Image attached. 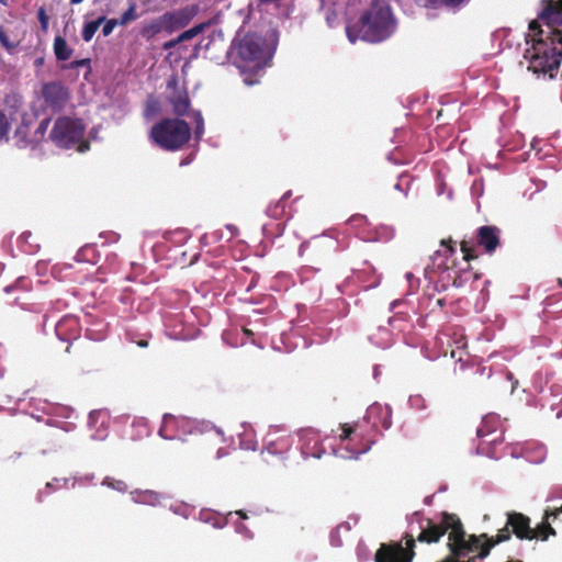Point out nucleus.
Segmentation results:
<instances>
[{"label":"nucleus","instance_id":"obj_1","mask_svg":"<svg viewBox=\"0 0 562 562\" xmlns=\"http://www.w3.org/2000/svg\"><path fill=\"white\" fill-rule=\"evenodd\" d=\"M420 532L416 539L406 535V547L401 542L382 543L374 554V562H412L415 552V541L425 543H436L440 538L449 532L448 547L456 557H468L469 549L465 531L460 518L456 514L443 513L441 520L435 522L430 518H424L418 514Z\"/></svg>","mask_w":562,"mask_h":562},{"label":"nucleus","instance_id":"obj_2","mask_svg":"<svg viewBox=\"0 0 562 562\" xmlns=\"http://www.w3.org/2000/svg\"><path fill=\"white\" fill-rule=\"evenodd\" d=\"M531 34L526 36L524 58L528 60V69L535 74H548L560 67L562 58V30L546 31L536 20L529 23Z\"/></svg>","mask_w":562,"mask_h":562},{"label":"nucleus","instance_id":"obj_3","mask_svg":"<svg viewBox=\"0 0 562 562\" xmlns=\"http://www.w3.org/2000/svg\"><path fill=\"white\" fill-rule=\"evenodd\" d=\"M394 30L395 20L390 5L381 0H373L358 22L346 27V33L351 43H356L358 38L380 43L387 40Z\"/></svg>","mask_w":562,"mask_h":562},{"label":"nucleus","instance_id":"obj_4","mask_svg":"<svg viewBox=\"0 0 562 562\" xmlns=\"http://www.w3.org/2000/svg\"><path fill=\"white\" fill-rule=\"evenodd\" d=\"M191 137L189 124L178 117H167L154 124L149 132V138L154 144L165 150L175 151L181 149Z\"/></svg>","mask_w":562,"mask_h":562},{"label":"nucleus","instance_id":"obj_5","mask_svg":"<svg viewBox=\"0 0 562 562\" xmlns=\"http://www.w3.org/2000/svg\"><path fill=\"white\" fill-rule=\"evenodd\" d=\"M86 126L80 119L59 116L49 133V139L59 148L69 149L78 145V150L83 153L89 144L82 142Z\"/></svg>","mask_w":562,"mask_h":562},{"label":"nucleus","instance_id":"obj_6","mask_svg":"<svg viewBox=\"0 0 562 562\" xmlns=\"http://www.w3.org/2000/svg\"><path fill=\"white\" fill-rule=\"evenodd\" d=\"M501 245V229L494 225H484L477 228L475 237L464 238L460 248L465 261L477 258L476 247H482L485 252L493 254Z\"/></svg>","mask_w":562,"mask_h":562},{"label":"nucleus","instance_id":"obj_7","mask_svg":"<svg viewBox=\"0 0 562 562\" xmlns=\"http://www.w3.org/2000/svg\"><path fill=\"white\" fill-rule=\"evenodd\" d=\"M510 526L507 524L501 528L496 536H488L487 533H481L479 536L471 535L468 538V546L470 547L469 553L477 552L476 558L483 560L488 557L491 550L505 541L510 540L512 531L509 530Z\"/></svg>","mask_w":562,"mask_h":562},{"label":"nucleus","instance_id":"obj_8","mask_svg":"<svg viewBox=\"0 0 562 562\" xmlns=\"http://www.w3.org/2000/svg\"><path fill=\"white\" fill-rule=\"evenodd\" d=\"M341 435L339 436L340 445L337 456L344 459H357L360 454L366 453L371 448L372 441H361L357 447H352L351 442L357 437V426L348 424L341 425Z\"/></svg>","mask_w":562,"mask_h":562},{"label":"nucleus","instance_id":"obj_9","mask_svg":"<svg viewBox=\"0 0 562 562\" xmlns=\"http://www.w3.org/2000/svg\"><path fill=\"white\" fill-rule=\"evenodd\" d=\"M45 104L55 112L63 111L70 101L69 89L61 81H49L42 86Z\"/></svg>","mask_w":562,"mask_h":562},{"label":"nucleus","instance_id":"obj_10","mask_svg":"<svg viewBox=\"0 0 562 562\" xmlns=\"http://www.w3.org/2000/svg\"><path fill=\"white\" fill-rule=\"evenodd\" d=\"M477 437L482 443L496 446L504 441V429L501 417L496 414H487L482 418L481 425L476 429Z\"/></svg>","mask_w":562,"mask_h":562},{"label":"nucleus","instance_id":"obj_11","mask_svg":"<svg viewBox=\"0 0 562 562\" xmlns=\"http://www.w3.org/2000/svg\"><path fill=\"white\" fill-rule=\"evenodd\" d=\"M196 5H187L184 8L166 12L161 15L165 32L172 34L178 30L186 27L196 15Z\"/></svg>","mask_w":562,"mask_h":562},{"label":"nucleus","instance_id":"obj_12","mask_svg":"<svg viewBox=\"0 0 562 562\" xmlns=\"http://www.w3.org/2000/svg\"><path fill=\"white\" fill-rule=\"evenodd\" d=\"M237 52L245 61H260L263 57V41L256 34H246L240 40Z\"/></svg>","mask_w":562,"mask_h":562},{"label":"nucleus","instance_id":"obj_13","mask_svg":"<svg viewBox=\"0 0 562 562\" xmlns=\"http://www.w3.org/2000/svg\"><path fill=\"white\" fill-rule=\"evenodd\" d=\"M507 526H510L512 532L520 540H533L531 533L530 518L522 513L508 512Z\"/></svg>","mask_w":562,"mask_h":562},{"label":"nucleus","instance_id":"obj_14","mask_svg":"<svg viewBox=\"0 0 562 562\" xmlns=\"http://www.w3.org/2000/svg\"><path fill=\"white\" fill-rule=\"evenodd\" d=\"M538 19L547 26L546 31L562 25V0H548Z\"/></svg>","mask_w":562,"mask_h":562},{"label":"nucleus","instance_id":"obj_15","mask_svg":"<svg viewBox=\"0 0 562 562\" xmlns=\"http://www.w3.org/2000/svg\"><path fill=\"white\" fill-rule=\"evenodd\" d=\"M168 87L175 88L173 93L168 98V101L172 106V112L177 116L187 115L189 113L190 105H191L190 98H189L187 90L177 89V80L176 79L170 80L168 82Z\"/></svg>","mask_w":562,"mask_h":562},{"label":"nucleus","instance_id":"obj_16","mask_svg":"<svg viewBox=\"0 0 562 562\" xmlns=\"http://www.w3.org/2000/svg\"><path fill=\"white\" fill-rule=\"evenodd\" d=\"M57 337L63 341L76 340L79 336V325L75 317H64L60 319L55 327ZM72 342H69L66 351L70 352Z\"/></svg>","mask_w":562,"mask_h":562},{"label":"nucleus","instance_id":"obj_17","mask_svg":"<svg viewBox=\"0 0 562 562\" xmlns=\"http://www.w3.org/2000/svg\"><path fill=\"white\" fill-rule=\"evenodd\" d=\"M292 445L289 436H279L273 438L271 435L268 437L265 443V451L269 454L278 456L289 451Z\"/></svg>","mask_w":562,"mask_h":562},{"label":"nucleus","instance_id":"obj_18","mask_svg":"<svg viewBox=\"0 0 562 562\" xmlns=\"http://www.w3.org/2000/svg\"><path fill=\"white\" fill-rule=\"evenodd\" d=\"M30 126L31 120L27 119V115L24 114L22 116L21 124L16 127L14 132L15 144L20 148L34 147L32 140V135H30Z\"/></svg>","mask_w":562,"mask_h":562},{"label":"nucleus","instance_id":"obj_19","mask_svg":"<svg viewBox=\"0 0 562 562\" xmlns=\"http://www.w3.org/2000/svg\"><path fill=\"white\" fill-rule=\"evenodd\" d=\"M199 519L214 528H224L227 525V517L212 509L204 508L199 513Z\"/></svg>","mask_w":562,"mask_h":562},{"label":"nucleus","instance_id":"obj_20","mask_svg":"<svg viewBox=\"0 0 562 562\" xmlns=\"http://www.w3.org/2000/svg\"><path fill=\"white\" fill-rule=\"evenodd\" d=\"M161 32H165L161 15L144 24L140 29V35L146 41H151L156 35H158Z\"/></svg>","mask_w":562,"mask_h":562},{"label":"nucleus","instance_id":"obj_21","mask_svg":"<svg viewBox=\"0 0 562 562\" xmlns=\"http://www.w3.org/2000/svg\"><path fill=\"white\" fill-rule=\"evenodd\" d=\"M132 498L135 503L157 506L160 504V494L150 490L132 492Z\"/></svg>","mask_w":562,"mask_h":562},{"label":"nucleus","instance_id":"obj_22","mask_svg":"<svg viewBox=\"0 0 562 562\" xmlns=\"http://www.w3.org/2000/svg\"><path fill=\"white\" fill-rule=\"evenodd\" d=\"M54 54L57 60L66 61L74 53V49L68 46L66 40L63 36H56L53 44Z\"/></svg>","mask_w":562,"mask_h":562},{"label":"nucleus","instance_id":"obj_23","mask_svg":"<svg viewBox=\"0 0 562 562\" xmlns=\"http://www.w3.org/2000/svg\"><path fill=\"white\" fill-rule=\"evenodd\" d=\"M549 519L543 517V521L539 524L536 528H531V533L535 535V539H540L542 541L548 540L549 536H554L555 530L551 527Z\"/></svg>","mask_w":562,"mask_h":562},{"label":"nucleus","instance_id":"obj_24","mask_svg":"<svg viewBox=\"0 0 562 562\" xmlns=\"http://www.w3.org/2000/svg\"><path fill=\"white\" fill-rule=\"evenodd\" d=\"M105 21V16L102 15V16H99L97 20L94 21H90V22H87L85 25H83V29H82V40L85 42H90L95 32L98 31V29L100 27L101 24H103V22Z\"/></svg>","mask_w":562,"mask_h":562},{"label":"nucleus","instance_id":"obj_25","mask_svg":"<svg viewBox=\"0 0 562 562\" xmlns=\"http://www.w3.org/2000/svg\"><path fill=\"white\" fill-rule=\"evenodd\" d=\"M468 0H426V7L431 9L446 8L454 10L459 9Z\"/></svg>","mask_w":562,"mask_h":562},{"label":"nucleus","instance_id":"obj_26","mask_svg":"<svg viewBox=\"0 0 562 562\" xmlns=\"http://www.w3.org/2000/svg\"><path fill=\"white\" fill-rule=\"evenodd\" d=\"M337 243L330 238H315L314 249L323 251L325 257H329L335 251Z\"/></svg>","mask_w":562,"mask_h":562},{"label":"nucleus","instance_id":"obj_27","mask_svg":"<svg viewBox=\"0 0 562 562\" xmlns=\"http://www.w3.org/2000/svg\"><path fill=\"white\" fill-rule=\"evenodd\" d=\"M49 124H50V119L49 117L43 119L38 123V126L34 131V133L32 134V140L31 142H33L34 147L37 146L38 144H41L44 140L46 132H47V130L49 127Z\"/></svg>","mask_w":562,"mask_h":562},{"label":"nucleus","instance_id":"obj_28","mask_svg":"<svg viewBox=\"0 0 562 562\" xmlns=\"http://www.w3.org/2000/svg\"><path fill=\"white\" fill-rule=\"evenodd\" d=\"M138 19V14L136 12V3L132 0L128 1V8L122 13L119 22L120 25H127L130 22Z\"/></svg>","mask_w":562,"mask_h":562},{"label":"nucleus","instance_id":"obj_29","mask_svg":"<svg viewBox=\"0 0 562 562\" xmlns=\"http://www.w3.org/2000/svg\"><path fill=\"white\" fill-rule=\"evenodd\" d=\"M290 195V192L285 193L273 206H269L267 213L269 216L279 218L285 213V199Z\"/></svg>","mask_w":562,"mask_h":562},{"label":"nucleus","instance_id":"obj_30","mask_svg":"<svg viewBox=\"0 0 562 562\" xmlns=\"http://www.w3.org/2000/svg\"><path fill=\"white\" fill-rule=\"evenodd\" d=\"M11 131V121L4 113V111L0 110V142H8L9 134Z\"/></svg>","mask_w":562,"mask_h":562},{"label":"nucleus","instance_id":"obj_31","mask_svg":"<svg viewBox=\"0 0 562 562\" xmlns=\"http://www.w3.org/2000/svg\"><path fill=\"white\" fill-rule=\"evenodd\" d=\"M204 26H205L204 24L194 25L193 27H191V29L182 32L180 35H178V41H181V43H182V42H187V41L194 38L200 33L203 32Z\"/></svg>","mask_w":562,"mask_h":562},{"label":"nucleus","instance_id":"obj_32","mask_svg":"<svg viewBox=\"0 0 562 562\" xmlns=\"http://www.w3.org/2000/svg\"><path fill=\"white\" fill-rule=\"evenodd\" d=\"M191 116L195 123L194 135L196 139H200L204 134V120L200 111H192Z\"/></svg>","mask_w":562,"mask_h":562},{"label":"nucleus","instance_id":"obj_33","mask_svg":"<svg viewBox=\"0 0 562 562\" xmlns=\"http://www.w3.org/2000/svg\"><path fill=\"white\" fill-rule=\"evenodd\" d=\"M103 485L109 486L110 488H113L115 491H119L121 493H124L127 491V484L122 480H115L112 477H105L103 481Z\"/></svg>","mask_w":562,"mask_h":562},{"label":"nucleus","instance_id":"obj_34","mask_svg":"<svg viewBox=\"0 0 562 562\" xmlns=\"http://www.w3.org/2000/svg\"><path fill=\"white\" fill-rule=\"evenodd\" d=\"M0 44L8 52H12L18 47V43L10 41V38L2 25H0Z\"/></svg>","mask_w":562,"mask_h":562},{"label":"nucleus","instance_id":"obj_35","mask_svg":"<svg viewBox=\"0 0 562 562\" xmlns=\"http://www.w3.org/2000/svg\"><path fill=\"white\" fill-rule=\"evenodd\" d=\"M31 285V281L27 278L21 277L19 278L13 285H8L4 288L7 293H11L14 289H23L29 290Z\"/></svg>","mask_w":562,"mask_h":562},{"label":"nucleus","instance_id":"obj_36","mask_svg":"<svg viewBox=\"0 0 562 562\" xmlns=\"http://www.w3.org/2000/svg\"><path fill=\"white\" fill-rule=\"evenodd\" d=\"M37 19L41 24V30L43 33H47L48 31V24H49V18L43 7H41L37 10Z\"/></svg>","mask_w":562,"mask_h":562},{"label":"nucleus","instance_id":"obj_37","mask_svg":"<svg viewBox=\"0 0 562 562\" xmlns=\"http://www.w3.org/2000/svg\"><path fill=\"white\" fill-rule=\"evenodd\" d=\"M103 23H104V25L102 27L103 36H109L113 32L114 27L116 25H120V22L117 19H110V20L105 19V21Z\"/></svg>","mask_w":562,"mask_h":562},{"label":"nucleus","instance_id":"obj_38","mask_svg":"<svg viewBox=\"0 0 562 562\" xmlns=\"http://www.w3.org/2000/svg\"><path fill=\"white\" fill-rule=\"evenodd\" d=\"M158 111V103L156 101H150L147 103L144 115L146 117L153 116Z\"/></svg>","mask_w":562,"mask_h":562},{"label":"nucleus","instance_id":"obj_39","mask_svg":"<svg viewBox=\"0 0 562 562\" xmlns=\"http://www.w3.org/2000/svg\"><path fill=\"white\" fill-rule=\"evenodd\" d=\"M88 65H90V59H88V58L78 59V60L71 61L70 65H69V68L70 69H77V68H80V67H83V66H88Z\"/></svg>","mask_w":562,"mask_h":562},{"label":"nucleus","instance_id":"obj_40","mask_svg":"<svg viewBox=\"0 0 562 562\" xmlns=\"http://www.w3.org/2000/svg\"><path fill=\"white\" fill-rule=\"evenodd\" d=\"M441 246H445L447 248V252L451 256L456 252V247L453 246V241L451 238L449 239H442L440 241Z\"/></svg>","mask_w":562,"mask_h":562},{"label":"nucleus","instance_id":"obj_41","mask_svg":"<svg viewBox=\"0 0 562 562\" xmlns=\"http://www.w3.org/2000/svg\"><path fill=\"white\" fill-rule=\"evenodd\" d=\"M560 514H562V505L554 509H546L544 518L549 519L550 517L557 518Z\"/></svg>","mask_w":562,"mask_h":562},{"label":"nucleus","instance_id":"obj_42","mask_svg":"<svg viewBox=\"0 0 562 562\" xmlns=\"http://www.w3.org/2000/svg\"><path fill=\"white\" fill-rule=\"evenodd\" d=\"M180 43H181V41H178V36H177L176 38H172V40H170L168 42H165L162 44V49H165V50L172 49V48H175Z\"/></svg>","mask_w":562,"mask_h":562},{"label":"nucleus","instance_id":"obj_43","mask_svg":"<svg viewBox=\"0 0 562 562\" xmlns=\"http://www.w3.org/2000/svg\"><path fill=\"white\" fill-rule=\"evenodd\" d=\"M237 531L244 532L247 538H252V532L244 525L238 526Z\"/></svg>","mask_w":562,"mask_h":562},{"label":"nucleus","instance_id":"obj_44","mask_svg":"<svg viewBox=\"0 0 562 562\" xmlns=\"http://www.w3.org/2000/svg\"><path fill=\"white\" fill-rule=\"evenodd\" d=\"M383 428L387 429L391 427V419L390 417L385 418L382 424Z\"/></svg>","mask_w":562,"mask_h":562},{"label":"nucleus","instance_id":"obj_45","mask_svg":"<svg viewBox=\"0 0 562 562\" xmlns=\"http://www.w3.org/2000/svg\"><path fill=\"white\" fill-rule=\"evenodd\" d=\"M236 514L241 518V519H247L248 518V515L244 512V510H237Z\"/></svg>","mask_w":562,"mask_h":562},{"label":"nucleus","instance_id":"obj_46","mask_svg":"<svg viewBox=\"0 0 562 562\" xmlns=\"http://www.w3.org/2000/svg\"><path fill=\"white\" fill-rule=\"evenodd\" d=\"M257 279H258V277H257V276H254V277H252L251 282H250V284H249V286H248V290H250L252 286H255V284H256V282H257Z\"/></svg>","mask_w":562,"mask_h":562},{"label":"nucleus","instance_id":"obj_47","mask_svg":"<svg viewBox=\"0 0 562 562\" xmlns=\"http://www.w3.org/2000/svg\"><path fill=\"white\" fill-rule=\"evenodd\" d=\"M446 304V300L445 299H438L437 300V305L440 306V307H443Z\"/></svg>","mask_w":562,"mask_h":562},{"label":"nucleus","instance_id":"obj_48","mask_svg":"<svg viewBox=\"0 0 562 562\" xmlns=\"http://www.w3.org/2000/svg\"><path fill=\"white\" fill-rule=\"evenodd\" d=\"M243 331L245 333V335L247 336H251L252 335V331L250 329H247V328H243Z\"/></svg>","mask_w":562,"mask_h":562},{"label":"nucleus","instance_id":"obj_49","mask_svg":"<svg viewBox=\"0 0 562 562\" xmlns=\"http://www.w3.org/2000/svg\"><path fill=\"white\" fill-rule=\"evenodd\" d=\"M308 435H314V434H313L312 431H310V430H308V431H305V432L302 435V440H304V439H305V437H306V436H308Z\"/></svg>","mask_w":562,"mask_h":562},{"label":"nucleus","instance_id":"obj_50","mask_svg":"<svg viewBox=\"0 0 562 562\" xmlns=\"http://www.w3.org/2000/svg\"><path fill=\"white\" fill-rule=\"evenodd\" d=\"M83 0H70V3L71 4H79L81 3Z\"/></svg>","mask_w":562,"mask_h":562},{"label":"nucleus","instance_id":"obj_51","mask_svg":"<svg viewBox=\"0 0 562 562\" xmlns=\"http://www.w3.org/2000/svg\"><path fill=\"white\" fill-rule=\"evenodd\" d=\"M223 451H224V449H222V448L217 450V458H221V457H222Z\"/></svg>","mask_w":562,"mask_h":562},{"label":"nucleus","instance_id":"obj_52","mask_svg":"<svg viewBox=\"0 0 562 562\" xmlns=\"http://www.w3.org/2000/svg\"><path fill=\"white\" fill-rule=\"evenodd\" d=\"M8 1H9V0H0V3H1L2 5H8Z\"/></svg>","mask_w":562,"mask_h":562},{"label":"nucleus","instance_id":"obj_53","mask_svg":"<svg viewBox=\"0 0 562 562\" xmlns=\"http://www.w3.org/2000/svg\"><path fill=\"white\" fill-rule=\"evenodd\" d=\"M159 435H160L161 437H164V438H167V437L164 435V428H160V430H159Z\"/></svg>","mask_w":562,"mask_h":562},{"label":"nucleus","instance_id":"obj_54","mask_svg":"<svg viewBox=\"0 0 562 562\" xmlns=\"http://www.w3.org/2000/svg\"><path fill=\"white\" fill-rule=\"evenodd\" d=\"M311 245L314 247V241H313V243H311V244H307V245H306V248H310V247H311Z\"/></svg>","mask_w":562,"mask_h":562},{"label":"nucleus","instance_id":"obj_55","mask_svg":"<svg viewBox=\"0 0 562 562\" xmlns=\"http://www.w3.org/2000/svg\"><path fill=\"white\" fill-rule=\"evenodd\" d=\"M311 245L314 247V241H313V243H311V244H307V245H306V248H310V247H311Z\"/></svg>","mask_w":562,"mask_h":562},{"label":"nucleus","instance_id":"obj_56","mask_svg":"<svg viewBox=\"0 0 562 562\" xmlns=\"http://www.w3.org/2000/svg\"><path fill=\"white\" fill-rule=\"evenodd\" d=\"M164 419H165V422H167L169 419V416L165 415Z\"/></svg>","mask_w":562,"mask_h":562},{"label":"nucleus","instance_id":"obj_57","mask_svg":"<svg viewBox=\"0 0 562 562\" xmlns=\"http://www.w3.org/2000/svg\"><path fill=\"white\" fill-rule=\"evenodd\" d=\"M139 345L145 347V346H147V342H140Z\"/></svg>","mask_w":562,"mask_h":562}]
</instances>
